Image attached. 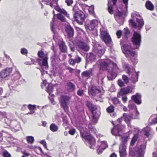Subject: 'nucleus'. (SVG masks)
I'll use <instances>...</instances> for the list:
<instances>
[{
  "mask_svg": "<svg viewBox=\"0 0 157 157\" xmlns=\"http://www.w3.org/2000/svg\"><path fill=\"white\" fill-rule=\"evenodd\" d=\"M108 60H101L98 62L100 66V69L108 71V78L109 80L114 79L117 76L116 71L118 68L116 63L111 62L109 63Z\"/></svg>",
  "mask_w": 157,
  "mask_h": 157,
  "instance_id": "nucleus-1",
  "label": "nucleus"
},
{
  "mask_svg": "<svg viewBox=\"0 0 157 157\" xmlns=\"http://www.w3.org/2000/svg\"><path fill=\"white\" fill-rule=\"evenodd\" d=\"M122 49L123 53L128 58H130L132 62L134 63H137V60L135 58L136 54L134 50L131 48L130 45L124 44Z\"/></svg>",
  "mask_w": 157,
  "mask_h": 157,
  "instance_id": "nucleus-2",
  "label": "nucleus"
},
{
  "mask_svg": "<svg viewBox=\"0 0 157 157\" xmlns=\"http://www.w3.org/2000/svg\"><path fill=\"white\" fill-rule=\"evenodd\" d=\"M38 55L39 58L37 60L40 65L42 67V69L40 70V71L41 75H43L45 74V71L43 70V68L47 69L48 68L47 55L44 54L42 51H39Z\"/></svg>",
  "mask_w": 157,
  "mask_h": 157,
  "instance_id": "nucleus-3",
  "label": "nucleus"
},
{
  "mask_svg": "<svg viewBox=\"0 0 157 157\" xmlns=\"http://www.w3.org/2000/svg\"><path fill=\"white\" fill-rule=\"evenodd\" d=\"M87 106L92 114V117L90 118V119L93 123H95L97 122V117L100 114L99 108L98 106L97 107L90 103H87Z\"/></svg>",
  "mask_w": 157,
  "mask_h": 157,
  "instance_id": "nucleus-4",
  "label": "nucleus"
},
{
  "mask_svg": "<svg viewBox=\"0 0 157 157\" xmlns=\"http://www.w3.org/2000/svg\"><path fill=\"white\" fill-rule=\"evenodd\" d=\"M128 0H123V2L125 5V10L122 12L118 11L114 14V17L117 21L120 24L122 25L124 21L123 15H125L127 11L128 1Z\"/></svg>",
  "mask_w": 157,
  "mask_h": 157,
  "instance_id": "nucleus-5",
  "label": "nucleus"
},
{
  "mask_svg": "<svg viewBox=\"0 0 157 157\" xmlns=\"http://www.w3.org/2000/svg\"><path fill=\"white\" fill-rule=\"evenodd\" d=\"M70 97L64 95L61 96L59 99L61 106L66 112L68 111L69 107L68 105L70 103Z\"/></svg>",
  "mask_w": 157,
  "mask_h": 157,
  "instance_id": "nucleus-6",
  "label": "nucleus"
},
{
  "mask_svg": "<svg viewBox=\"0 0 157 157\" xmlns=\"http://www.w3.org/2000/svg\"><path fill=\"white\" fill-rule=\"evenodd\" d=\"M125 70L127 73L128 74H131L134 72V74L132 75L131 78V80L133 83H135L138 81V76L139 75V72H136L133 67H131V68H130L128 65H125Z\"/></svg>",
  "mask_w": 157,
  "mask_h": 157,
  "instance_id": "nucleus-7",
  "label": "nucleus"
},
{
  "mask_svg": "<svg viewBox=\"0 0 157 157\" xmlns=\"http://www.w3.org/2000/svg\"><path fill=\"white\" fill-rule=\"evenodd\" d=\"M101 36L103 41L107 44H110L112 42V40L106 29L102 28L100 29Z\"/></svg>",
  "mask_w": 157,
  "mask_h": 157,
  "instance_id": "nucleus-8",
  "label": "nucleus"
},
{
  "mask_svg": "<svg viewBox=\"0 0 157 157\" xmlns=\"http://www.w3.org/2000/svg\"><path fill=\"white\" fill-rule=\"evenodd\" d=\"M88 92L89 95L93 96L100 97L101 91L96 86L92 85L90 86L89 88Z\"/></svg>",
  "mask_w": 157,
  "mask_h": 157,
  "instance_id": "nucleus-9",
  "label": "nucleus"
},
{
  "mask_svg": "<svg viewBox=\"0 0 157 157\" xmlns=\"http://www.w3.org/2000/svg\"><path fill=\"white\" fill-rule=\"evenodd\" d=\"M132 40L133 44L136 46L135 48L136 49L139 48L141 42L140 35L137 32H135L134 33L132 39Z\"/></svg>",
  "mask_w": 157,
  "mask_h": 157,
  "instance_id": "nucleus-10",
  "label": "nucleus"
},
{
  "mask_svg": "<svg viewBox=\"0 0 157 157\" xmlns=\"http://www.w3.org/2000/svg\"><path fill=\"white\" fill-rule=\"evenodd\" d=\"M79 130L81 135L82 137L84 138L87 141L88 143L90 144H93L95 142L94 139L90 135L86 136L85 133L83 132L84 129L83 128L80 127L78 128Z\"/></svg>",
  "mask_w": 157,
  "mask_h": 157,
  "instance_id": "nucleus-11",
  "label": "nucleus"
},
{
  "mask_svg": "<svg viewBox=\"0 0 157 157\" xmlns=\"http://www.w3.org/2000/svg\"><path fill=\"white\" fill-rule=\"evenodd\" d=\"M74 17L79 24L82 25L84 21L85 17L83 12H80L78 14H74Z\"/></svg>",
  "mask_w": 157,
  "mask_h": 157,
  "instance_id": "nucleus-12",
  "label": "nucleus"
},
{
  "mask_svg": "<svg viewBox=\"0 0 157 157\" xmlns=\"http://www.w3.org/2000/svg\"><path fill=\"white\" fill-rule=\"evenodd\" d=\"M123 128V126L121 125L117 124L111 130L112 134L115 136H120V132L121 131Z\"/></svg>",
  "mask_w": 157,
  "mask_h": 157,
  "instance_id": "nucleus-13",
  "label": "nucleus"
},
{
  "mask_svg": "<svg viewBox=\"0 0 157 157\" xmlns=\"http://www.w3.org/2000/svg\"><path fill=\"white\" fill-rule=\"evenodd\" d=\"M98 21L96 20H92L90 21L89 24L86 25L85 28L86 29L89 30H92L94 29L95 27L98 25Z\"/></svg>",
  "mask_w": 157,
  "mask_h": 157,
  "instance_id": "nucleus-14",
  "label": "nucleus"
},
{
  "mask_svg": "<svg viewBox=\"0 0 157 157\" xmlns=\"http://www.w3.org/2000/svg\"><path fill=\"white\" fill-rule=\"evenodd\" d=\"M77 45L79 48L85 51H88L90 48L89 46L86 43L81 41H78Z\"/></svg>",
  "mask_w": 157,
  "mask_h": 157,
  "instance_id": "nucleus-15",
  "label": "nucleus"
},
{
  "mask_svg": "<svg viewBox=\"0 0 157 157\" xmlns=\"http://www.w3.org/2000/svg\"><path fill=\"white\" fill-rule=\"evenodd\" d=\"M132 91V89L130 87L122 88L121 89L120 92L118 94L117 96L119 97L120 96H122L123 95L131 93Z\"/></svg>",
  "mask_w": 157,
  "mask_h": 157,
  "instance_id": "nucleus-16",
  "label": "nucleus"
},
{
  "mask_svg": "<svg viewBox=\"0 0 157 157\" xmlns=\"http://www.w3.org/2000/svg\"><path fill=\"white\" fill-rule=\"evenodd\" d=\"M12 71L11 68H7L2 70L0 73V75L2 78H5L9 76Z\"/></svg>",
  "mask_w": 157,
  "mask_h": 157,
  "instance_id": "nucleus-17",
  "label": "nucleus"
},
{
  "mask_svg": "<svg viewBox=\"0 0 157 157\" xmlns=\"http://www.w3.org/2000/svg\"><path fill=\"white\" fill-rule=\"evenodd\" d=\"M145 148V146H141L140 148L139 149L135 152L134 157H143V155L144 153V150Z\"/></svg>",
  "mask_w": 157,
  "mask_h": 157,
  "instance_id": "nucleus-18",
  "label": "nucleus"
},
{
  "mask_svg": "<svg viewBox=\"0 0 157 157\" xmlns=\"http://www.w3.org/2000/svg\"><path fill=\"white\" fill-rule=\"evenodd\" d=\"M123 117L125 121L129 126L130 124V121L133 118L132 114L124 113L123 114Z\"/></svg>",
  "mask_w": 157,
  "mask_h": 157,
  "instance_id": "nucleus-19",
  "label": "nucleus"
},
{
  "mask_svg": "<svg viewBox=\"0 0 157 157\" xmlns=\"http://www.w3.org/2000/svg\"><path fill=\"white\" fill-rule=\"evenodd\" d=\"M66 31L69 37L73 36L74 34V30L69 25H67L66 26Z\"/></svg>",
  "mask_w": 157,
  "mask_h": 157,
  "instance_id": "nucleus-20",
  "label": "nucleus"
},
{
  "mask_svg": "<svg viewBox=\"0 0 157 157\" xmlns=\"http://www.w3.org/2000/svg\"><path fill=\"white\" fill-rule=\"evenodd\" d=\"M141 96L140 94H137L136 95H133L132 99L137 104H140L141 103Z\"/></svg>",
  "mask_w": 157,
  "mask_h": 157,
  "instance_id": "nucleus-21",
  "label": "nucleus"
},
{
  "mask_svg": "<svg viewBox=\"0 0 157 157\" xmlns=\"http://www.w3.org/2000/svg\"><path fill=\"white\" fill-rule=\"evenodd\" d=\"M121 157H124L126 155V146L121 145L119 149Z\"/></svg>",
  "mask_w": 157,
  "mask_h": 157,
  "instance_id": "nucleus-22",
  "label": "nucleus"
},
{
  "mask_svg": "<svg viewBox=\"0 0 157 157\" xmlns=\"http://www.w3.org/2000/svg\"><path fill=\"white\" fill-rule=\"evenodd\" d=\"M46 4L49 5L53 8L57 5V1L56 0H42Z\"/></svg>",
  "mask_w": 157,
  "mask_h": 157,
  "instance_id": "nucleus-23",
  "label": "nucleus"
},
{
  "mask_svg": "<svg viewBox=\"0 0 157 157\" xmlns=\"http://www.w3.org/2000/svg\"><path fill=\"white\" fill-rule=\"evenodd\" d=\"M55 9L58 12L64 15L65 16L69 18V14L64 9L60 8L58 6H56L55 7Z\"/></svg>",
  "mask_w": 157,
  "mask_h": 157,
  "instance_id": "nucleus-24",
  "label": "nucleus"
},
{
  "mask_svg": "<svg viewBox=\"0 0 157 157\" xmlns=\"http://www.w3.org/2000/svg\"><path fill=\"white\" fill-rule=\"evenodd\" d=\"M96 59V56L93 52L90 53L89 56L86 59V63L94 61Z\"/></svg>",
  "mask_w": 157,
  "mask_h": 157,
  "instance_id": "nucleus-25",
  "label": "nucleus"
},
{
  "mask_svg": "<svg viewBox=\"0 0 157 157\" xmlns=\"http://www.w3.org/2000/svg\"><path fill=\"white\" fill-rule=\"evenodd\" d=\"M60 49L62 52H65L67 51V48L65 43L63 41H61L59 44Z\"/></svg>",
  "mask_w": 157,
  "mask_h": 157,
  "instance_id": "nucleus-26",
  "label": "nucleus"
},
{
  "mask_svg": "<svg viewBox=\"0 0 157 157\" xmlns=\"http://www.w3.org/2000/svg\"><path fill=\"white\" fill-rule=\"evenodd\" d=\"M129 138V135H125L121 137L122 144L121 145H124L126 146L128 140Z\"/></svg>",
  "mask_w": 157,
  "mask_h": 157,
  "instance_id": "nucleus-27",
  "label": "nucleus"
},
{
  "mask_svg": "<svg viewBox=\"0 0 157 157\" xmlns=\"http://www.w3.org/2000/svg\"><path fill=\"white\" fill-rule=\"evenodd\" d=\"M107 112L111 113L110 115L112 117H114L116 115V113L114 112V109L113 106H110L107 109Z\"/></svg>",
  "mask_w": 157,
  "mask_h": 157,
  "instance_id": "nucleus-28",
  "label": "nucleus"
},
{
  "mask_svg": "<svg viewBox=\"0 0 157 157\" xmlns=\"http://www.w3.org/2000/svg\"><path fill=\"white\" fill-rule=\"evenodd\" d=\"M146 8L151 11H152L154 9V6L152 3L150 2L147 1L146 2Z\"/></svg>",
  "mask_w": 157,
  "mask_h": 157,
  "instance_id": "nucleus-29",
  "label": "nucleus"
},
{
  "mask_svg": "<svg viewBox=\"0 0 157 157\" xmlns=\"http://www.w3.org/2000/svg\"><path fill=\"white\" fill-rule=\"evenodd\" d=\"M136 21L138 24V28L139 29L142 28L144 25V22L142 18L138 19L136 18Z\"/></svg>",
  "mask_w": 157,
  "mask_h": 157,
  "instance_id": "nucleus-30",
  "label": "nucleus"
},
{
  "mask_svg": "<svg viewBox=\"0 0 157 157\" xmlns=\"http://www.w3.org/2000/svg\"><path fill=\"white\" fill-rule=\"evenodd\" d=\"M67 90L70 91H72L75 88V86L72 83L69 82L67 84Z\"/></svg>",
  "mask_w": 157,
  "mask_h": 157,
  "instance_id": "nucleus-31",
  "label": "nucleus"
},
{
  "mask_svg": "<svg viewBox=\"0 0 157 157\" xmlns=\"http://www.w3.org/2000/svg\"><path fill=\"white\" fill-rule=\"evenodd\" d=\"M98 144L100 148L104 150L106 148L108 147V145L106 142L105 141H102L100 142H98Z\"/></svg>",
  "mask_w": 157,
  "mask_h": 157,
  "instance_id": "nucleus-32",
  "label": "nucleus"
},
{
  "mask_svg": "<svg viewBox=\"0 0 157 157\" xmlns=\"http://www.w3.org/2000/svg\"><path fill=\"white\" fill-rule=\"evenodd\" d=\"M53 87L52 84H49L47 87L46 91L49 93L50 95H51L52 96H53V94H51L53 91Z\"/></svg>",
  "mask_w": 157,
  "mask_h": 157,
  "instance_id": "nucleus-33",
  "label": "nucleus"
},
{
  "mask_svg": "<svg viewBox=\"0 0 157 157\" xmlns=\"http://www.w3.org/2000/svg\"><path fill=\"white\" fill-rule=\"evenodd\" d=\"M92 72L91 70L85 71L83 72L82 75L83 77H85L87 78H89Z\"/></svg>",
  "mask_w": 157,
  "mask_h": 157,
  "instance_id": "nucleus-34",
  "label": "nucleus"
},
{
  "mask_svg": "<svg viewBox=\"0 0 157 157\" xmlns=\"http://www.w3.org/2000/svg\"><path fill=\"white\" fill-rule=\"evenodd\" d=\"M50 128L51 131L53 132H55L57 131L58 129V126L55 124H52L50 127Z\"/></svg>",
  "mask_w": 157,
  "mask_h": 157,
  "instance_id": "nucleus-35",
  "label": "nucleus"
},
{
  "mask_svg": "<svg viewBox=\"0 0 157 157\" xmlns=\"http://www.w3.org/2000/svg\"><path fill=\"white\" fill-rule=\"evenodd\" d=\"M26 140L28 143L32 144L34 141V137L32 136H27L26 137Z\"/></svg>",
  "mask_w": 157,
  "mask_h": 157,
  "instance_id": "nucleus-36",
  "label": "nucleus"
},
{
  "mask_svg": "<svg viewBox=\"0 0 157 157\" xmlns=\"http://www.w3.org/2000/svg\"><path fill=\"white\" fill-rule=\"evenodd\" d=\"M57 18L58 19L62 22H65L66 20L64 17L61 13L58 14L57 15Z\"/></svg>",
  "mask_w": 157,
  "mask_h": 157,
  "instance_id": "nucleus-37",
  "label": "nucleus"
},
{
  "mask_svg": "<svg viewBox=\"0 0 157 157\" xmlns=\"http://www.w3.org/2000/svg\"><path fill=\"white\" fill-rule=\"evenodd\" d=\"M138 138V135L137 134L135 135L132 139L131 141V144L132 145H134L135 142L136 141Z\"/></svg>",
  "mask_w": 157,
  "mask_h": 157,
  "instance_id": "nucleus-38",
  "label": "nucleus"
},
{
  "mask_svg": "<svg viewBox=\"0 0 157 157\" xmlns=\"http://www.w3.org/2000/svg\"><path fill=\"white\" fill-rule=\"evenodd\" d=\"M105 52V50L99 49H98L97 54L99 56H101L103 55Z\"/></svg>",
  "mask_w": 157,
  "mask_h": 157,
  "instance_id": "nucleus-39",
  "label": "nucleus"
},
{
  "mask_svg": "<svg viewBox=\"0 0 157 157\" xmlns=\"http://www.w3.org/2000/svg\"><path fill=\"white\" fill-rule=\"evenodd\" d=\"M3 157H11V155L6 150L4 151L2 154Z\"/></svg>",
  "mask_w": 157,
  "mask_h": 157,
  "instance_id": "nucleus-40",
  "label": "nucleus"
},
{
  "mask_svg": "<svg viewBox=\"0 0 157 157\" xmlns=\"http://www.w3.org/2000/svg\"><path fill=\"white\" fill-rule=\"evenodd\" d=\"M73 12H74V14H78L80 12L78 11V8L76 6H75L73 9Z\"/></svg>",
  "mask_w": 157,
  "mask_h": 157,
  "instance_id": "nucleus-41",
  "label": "nucleus"
},
{
  "mask_svg": "<svg viewBox=\"0 0 157 157\" xmlns=\"http://www.w3.org/2000/svg\"><path fill=\"white\" fill-rule=\"evenodd\" d=\"M144 130L145 132V135L147 137L149 135V128L148 127H147L144 128Z\"/></svg>",
  "mask_w": 157,
  "mask_h": 157,
  "instance_id": "nucleus-42",
  "label": "nucleus"
},
{
  "mask_svg": "<svg viewBox=\"0 0 157 157\" xmlns=\"http://www.w3.org/2000/svg\"><path fill=\"white\" fill-rule=\"evenodd\" d=\"M129 103L128 107L130 109H132L135 108V105L134 104L132 103V101H129Z\"/></svg>",
  "mask_w": 157,
  "mask_h": 157,
  "instance_id": "nucleus-43",
  "label": "nucleus"
},
{
  "mask_svg": "<svg viewBox=\"0 0 157 157\" xmlns=\"http://www.w3.org/2000/svg\"><path fill=\"white\" fill-rule=\"evenodd\" d=\"M58 57L56 54V53H54L53 56L51 57V59L52 61L54 63V62L57 59H58Z\"/></svg>",
  "mask_w": 157,
  "mask_h": 157,
  "instance_id": "nucleus-44",
  "label": "nucleus"
},
{
  "mask_svg": "<svg viewBox=\"0 0 157 157\" xmlns=\"http://www.w3.org/2000/svg\"><path fill=\"white\" fill-rule=\"evenodd\" d=\"M108 11L111 14H112L113 13V6L112 5H108Z\"/></svg>",
  "mask_w": 157,
  "mask_h": 157,
  "instance_id": "nucleus-45",
  "label": "nucleus"
},
{
  "mask_svg": "<svg viewBox=\"0 0 157 157\" xmlns=\"http://www.w3.org/2000/svg\"><path fill=\"white\" fill-rule=\"evenodd\" d=\"M156 123H157V116H156L152 119L151 123V124H154Z\"/></svg>",
  "mask_w": 157,
  "mask_h": 157,
  "instance_id": "nucleus-46",
  "label": "nucleus"
},
{
  "mask_svg": "<svg viewBox=\"0 0 157 157\" xmlns=\"http://www.w3.org/2000/svg\"><path fill=\"white\" fill-rule=\"evenodd\" d=\"M75 59L76 63H79L81 61L82 59L80 57L77 56Z\"/></svg>",
  "mask_w": 157,
  "mask_h": 157,
  "instance_id": "nucleus-47",
  "label": "nucleus"
},
{
  "mask_svg": "<svg viewBox=\"0 0 157 157\" xmlns=\"http://www.w3.org/2000/svg\"><path fill=\"white\" fill-rule=\"evenodd\" d=\"M65 2L67 3V5L70 6H71L73 3V0H65Z\"/></svg>",
  "mask_w": 157,
  "mask_h": 157,
  "instance_id": "nucleus-48",
  "label": "nucleus"
},
{
  "mask_svg": "<svg viewBox=\"0 0 157 157\" xmlns=\"http://www.w3.org/2000/svg\"><path fill=\"white\" fill-rule=\"evenodd\" d=\"M122 79L126 83H128V77L127 76L125 75H122Z\"/></svg>",
  "mask_w": 157,
  "mask_h": 157,
  "instance_id": "nucleus-49",
  "label": "nucleus"
},
{
  "mask_svg": "<svg viewBox=\"0 0 157 157\" xmlns=\"http://www.w3.org/2000/svg\"><path fill=\"white\" fill-rule=\"evenodd\" d=\"M88 127H89V128L91 130H92L93 132H94V133H96L97 131L96 128H95L94 127H93L92 126H91V125H89Z\"/></svg>",
  "mask_w": 157,
  "mask_h": 157,
  "instance_id": "nucleus-50",
  "label": "nucleus"
},
{
  "mask_svg": "<svg viewBox=\"0 0 157 157\" xmlns=\"http://www.w3.org/2000/svg\"><path fill=\"white\" fill-rule=\"evenodd\" d=\"M129 21L130 23L132 25L133 27L135 28L137 27V26L136 24L132 20H130Z\"/></svg>",
  "mask_w": 157,
  "mask_h": 157,
  "instance_id": "nucleus-51",
  "label": "nucleus"
},
{
  "mask_svg": "<svg viewBox=\"0 0 157 157\" xmlns=\"http://www.w3.org/2000/svg\"><path fill=\"white\" fill-rule=\"evenodd\" d=\"M69 63L70 64H71L73 65H75V63H76L75 62V59H69Z\"/></svg>",
  "mask_w": 157,
  "mask_h": 157,
  "instance_id": "nucleus-52",
  "label": "nucleus"
},
{
  "mask_svg": "<svg viewBox=\"0 0 157 157\" xmlns=\"http://www.w3.org/2000/svg\"><path fill=\"white\" fill-rule=\"evenodd\" d=\"M21 53L23 55H25L27 54L28 51L25 48H23L21 50Z\"/></svg>",
  "mask_w": 157,
  "mask_h": 157,
  "instance_id": "nucleus-53",
  "label": "nucleus"
},
{
  "mask_svg": "<svg viewBox=\"0 0 157 157\" xmlns=\"http://www.w3.org/2000/svg\"><path fill=\"white\" fill-rule=\"evenodd\" d=\"M124 30V34L126 36L130 33V31L127 28H125Z\"/></svg>",
  "mask_w": 157,
  "mask_h": 157,
  "instance_id": "nucleus-54",
  "label": "nucleus"
},
{
  "mask_svg": "<svg viewBox=\"0 0 157 157\" xmlns=\"http://www.w3.org/2000/svg\"><path fill=\"white\" fill-rule=\"evenodd\" d=\"M118 84L120 87H122L124 86V83L121 80H118Z\"/></svg>",
  "mask_w": 157,
  "mask_h": 157,
  "instance_id": "nucleus-55",
  "label": "nucleus"
},
{
  "mask_svg": "<svg viewBox=\"0 0 157 157\" xmlns=\"http://www.w3.org/2000/svg\"><path fill=\"white\" fill-rule=\"evenodd\" d=\"M40 143L42 144L44 147L47 149V144L46 142L44 140H42L40 142Z\"/></svg>",
  "mask_w": 157,
  "mask_h": 157,
  "instance_id": "nucleus-56",
  "label": "nucleus"
},
{
  "mask_svg": "<svg viewBox=\"0 0 157 157\" xmlns=\"http://www.w3.org/2000/svg\"><path fill=\"white\" fill-rule=\"evenodd\" d=\"M112 101L115 104H117L118 103L119 101L117 98H114L112 99Z\"/></svg>",
  "mask_w": 157,
  "mask_h": 157,
  "instance_id": "nucleus-57",
  "label": "nucleus"
},
{
  "mask_svg": "<svg viewBox=\"0 0 157 157\" xmlns=\"http://www.w3.org/2000/svg\"><path fill=\"white\" fill-rule=\"evenodd\" d=\"M76 132V130L75 129H72L69 131V133L71 135H74Z\"/></svg>",
  "mask_w": 157,
  "mask_h": 157,
  "instance_id": "nucleus-58",
  "label": "nucleus"
},
{
  "mask_svg": "<svg viewBox=\"0 0 157 157\" xmlns=\"http://www.w3.org/2000/svg\"><path fill=\"white\" fill-rule=\"evenodd\" d=\"M122 101H123V102L125 103L126 102V101H127V97L125 96H122Z\"/></svg>",
  "mask_w": 157,
  "mask_h": 157,
  "instance_id": "nucleus-59",
  "label": "nucleus"
},
{
  "mask_svg": "<svg viewBox=\"0 0 157 157\" xmlns=\"http://www.w3.org/2000/svg\"><path fill=\"white\" fill-rule=\"evenodd\" d=\"M54 21V18H53L52 20V21L51 22V30L52 31L54 32V28H53V22Z\"/></svg>",
  "mask_w": 157,
  "mask_h": 157,
  "instance_id": "nucleus-60",
  "label": "nucleus"
},
{
  "mask_svg": "<svg viewBox=\"0 0 157 157\" xmlns=\"http://www.w3.org/2000/svg\"><path fill=\"white\" fill-rule=\"evenodd\" d=\"M28 108L30 110H33L35 108V105H29L28 106Z\"/></svg>",
  "mask_w": 157,
  "mask_h": 157,
  "instance_id": "nucleus-61",
  "label": "nucleus"
},
{
  "mask_svg": "<svg viewBox=\"0 0 157 157\" xmlns=\"http://www.w3.org/2000/svg\"><path fill=\"white\" fill-rule=\"evenodd\" d=\"M122 32L120 30L118 31L116 33L117 35V36L118 38H120Z\"/></svg>",
  "mask_w": 157,
  "mask_h": 157,
  "instance_id": "nucleus-62",
  "label": "nucleus"
},
{
  "mask_svg": "<svg viewBox=\"0 0 157 157\" xmlns=\"http://www.w3.org/2000/svg\"><path fill=\"white\" fill-rule=\"evenodd\" d=\"M103 150L104 149L100 148V147H99V148L97 149V152L98 154H101Z\"/></svg>",
  "mask_w": 157,
  "mask_h": 157,
  "instance_id": "nucleus-63",
  "label": "nucleus"
},
{
  "mask_svg": "<svg viewBox=\"0 0 157 157\" xmlns=\"http://www.w3.org/2000/svg\"><path fill=\"white\" fill-rule=\"evenodd\" d=\"M79 96H82L83 94V91L82 90H79L77 92Z\"/></svg>",
  "mask_w": 157,
  "mask_h": 157,
  "instance_id": "nucleus-64",
  "label": "nucleus"
}]
</instances>
